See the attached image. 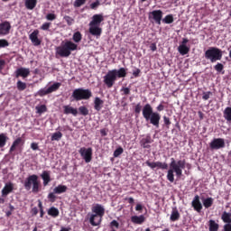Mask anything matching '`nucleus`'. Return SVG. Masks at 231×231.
Masks as SVG:
<instances>
[{
    "instance_id": "338daca9",
    "label": "nucleus",
    "mask_w": 231,
    "mask_h": 231,
    "mask_svg": "<svg viewBox=\"0 0 231 231\" xmlns=\"http://www.w3.org/2000/svg\"><path fill=\"white\" fill-rule=\"evenodd\" d=\"M163 109H165V106L162 104H160L157 107L156 110L157 111H163Z\"/></svg>"
},
{
    "instance_id": "f03ea898",
    "label": "nucleus",
    "mask_w": 231,
    "mask_h": 231,
    "mask_svg": "<svg viewBox=\"0 0 231 231\" xmlns=\"http://www.w3.org/2000/svg\"><path fill=\"white\" fill-rule=\"evenodd\" d=\"M143 116L146 122H150L152 125H154L158 129L160 127V120H162V116L160 113L154 112L151 104H146L143 107Z\"/></svg>"
},
{
    "instance_id": "9b49d317",
    "label": "nucleus",
    "mask_w": 231,
    "mask_h": 231,
    "mask_svg": "<svg viewBox=\"0 0 231 231\" xmlns=\"http://www.w3.org/2000/svg\"><path fill=\"white\" fill-rule=\"evenodd\" d=\"M209 147L212 151H219V149H225L226 143L223 138H214L210 143Z\"/></svg>"
},
{
    "instance_id": "4be33fe9",
    "label": "nucleus",
    "mask_w": 231,
    "mask_h": 231,
    "mask_svg": "<svg viewBox=\"0 0 231 231\" xmlns=\"http://www.w3.org/2000/svg\"><path fill=\"white\" fill-rule=\"evenodd\" d=\"M117 79H125L127 77V69L120 68L119 69H113Z\"/></svg>"
},
{
    "instance_id": "412c9836",
    "label": "nucleus",
    "mask_w": 231,
    "mask_h": 231,
    "mask_svg": "<svg viewBox=\"0 0 231 231\" xmlns=\"http://www.w3.org/2000/svg\"><path fill=\"white\" fill-rule=\"evenodd\" d=\"M42 180H43V186L46 187L50 184V181H51V176L50 175V171H43L41 174Z\"/></svg>"
},
{
    "instance_id": "a18cd8bd",
    "label": "nucleus",
    "mask_w": 231,
    "mask_h": 231,
    "mask_svg": "<svg viewBox=\"0 0 231 231\" xmlns=\"http://www.w3.org/2000/svg\"><path fill=\"white\" fill-rule=\"evenodd\" d=\"M39 97H46V95H50L49 88H42L37 92Z\"/></svg>"
},
{
    "instance_id": "393cba45",
    "label": "nucleus",
    "mask_w": 231,
    "mask_h": 231,
    "mask_svg": "<svg viewBox=\"0 0 231 231\" xmlns=\"http://www.w3.org/2000/svg\"><path fill=\"white\" fill-rule=\"evenodd\" d=\"M180 217H181V215H180V211H178V208H173L172 210H171L170 220L174 223L176 221H180Z\"/></svg>"
},
{
    "instance_id": "bf43d9fd",
    "label": "nucleus",
    "mask_w": 231,
    "mask_h": 231,
    "mask_svg": "<svg viewBox=\"0 0 231 231\" xmlns=\"http://www.w3.org/2000/svg\"><path fill=\"white\" fill-rule=\"evenodd\" d=\"M163 121H164V125H166V127H168V129H169V126L171 125V119L169 118V117H167V116H163Z\"/></svg>"
},
{
    "instance_id": "dca6fc26",
    "label": "nucleus",
    "mask_w": 231,
    "mask_h": 231,
    "mask_svg": "<svg viewBox=\"0 0 231 231\" xmlns=\"http://www.w3.org/2000/svg\"><path fill=\"white\" fill-rule=\"evenodd\" d=\"M15 78L19 79V77H23V79H26L27 77L30 76V69L26 68H19L15 70Z\"/></svg>"
},
{
    "instance_id": "7c9ffc66",
    "label": "nucleus",
    "mask_w": 231,
    "mask_h": 231,
    "mask_svg": "<svg viewBox=\"0 0 231 231\" xmlns=\"http://www.w3.org/2000/svg\"><path fill=\"white\" fill-rule=\"evenodd\" d=\"M222 221L226 224H231V213L224 211L221 217Z\"/></svg>"
},
{
    "instance_id": "4d7b16f0",
    "label": "nucleus",
    "mask_w": 231,
    "mask_h": 231,
    "mask_svg": "<svg viewBox=\"0 0 231 231\" xmlns=\"http://www.w3.org/2000/svg\"><path fill=\"white\" fill-rule=\"evenodd\" d=\"M210 96H212V92L211 91L203 92L202 99L203 100H208V98H210Z\"/></svg>"
},
{
    "instance_id": "37998d69",
    "label": "nucleus",
    "mask_w": 231,
    "mask_h": 231,
    "mask_svg": "<svg viewBox=\"0 0 231 231\" xmlns=\"http://www.w3.org/2000/svg\"><path fill=\"white\" fill-rule=\"evenodd\" d=\"M36 111L38 115H42V113L48 111V107H46V105H41L40 106H36Z\"/></svg>"
},
{
    "instance_id": "473e14b6",
    "label": "nucleus",
    "mask_w": 231,
    "mask_h": 231,
    "mask_svg": "<svg viewBox=\"0 0 231 231\" xmlns=\"http://www.w3.org/2000/svg\"><path fill=\"white\" fill-rule=\"evenodd\" d=\"M212 205H214V199L209 197L203 200V206L205 207V208H210Z\"/></svg>"
},
{
    "instance_id": "de8ad7c7",
    "label": "nucleus",
    "mask_w": 231,
    "mask_h": 231,
    "mask_svg": "<svg viewBox=\"0 0 231 231\" xmlns=\"http://www.w3.org/2000/svg\"><path fill=\"white\" fill-rule=\"evenodd\" d=\"M86 1H88V0H75L74 7L75 8H80V6L86 5Z\"/></svg>"
},
{
    "instance_id": "79ce46f5",
    "label": "nucleus",
    "mask_w": 231,
    "mask_h": 231,
    "mask_svg": "<svg viewBox=\"0 0 231 231\" xmlns=\"http://www.w3.org/2000/svg\"><path fill=\"white\" fill-rule=\"evenodd\" d=\"M72 39H73L74 42H80V41H82V33H80V32H76L73 34Z\"/></svg>"
},
{
    "instance_id": "680f3d73",
    "label": "nucleus",
    "mask_w": 231,
    "mask_h": 231,
    "mask_svg": "<svg viewBox=\"0 0 231 231\" xmlns=\"http://www.w3.org/2000/svg\"><path fill=\"white\" fill-rule=\"evenodd\" d=\"M121 91L124 92V95H129L131 93V89L129 88H123Z\"/></svg>"
},
{
    "instance_id": "2f4dec72",
    "label": "nucleus",
    "mask_w": 231,
    "mask_h": 231,
    "mask_svg": "<svg viewBox=\"0 0 231 231\" xmlns=\"http://www.w3.org/2000/svg\"><path fill=\"white\" fill-rule=\"evenodd\" d=\"M8 142V136H6V134H0V149H3L6 145V143Z\"/></svg>"
},
{
    "instance_id": "c9c22d12",
    "label": "nucleus",
    "mask_w": 231,
    "mask_h": 231,
    "mask_svg": "<svg viewBox=\"0 0 231 231\" xmlns=\"http://www.w3.org/2000/svg\"><path fill=\"white\" fill-rule=\"evenodd\" d=\"M219 224L216 223L215 220H209V231H218Z\"/></svg>"
},
{
    "instance_id": "49530a36",
    "label": "nucleus",
    "mask_w": 231,
    "mask_h": 231,
    "mask_svg": "<svg viewBox=\"0 0 231 231\" xmlns=\"http://www.w3.org/2000/svg\"><path fill=\"white\" fill-rule=\"evenodd\" d=\"M64 21L67 23L68 26H71L73 24V23H75V19H73L71 16L69 15H65L63 17Z\"/></svg>"
},
{
    "instance_id": "5fc2aeb1",
    "label": "nucleus",
    "mask_w": 231,
    "mask_h": 231,
    "mask_svg": "<svg viewBox=\"0 0 231 231\" xmlns=\"http://www.w3.org/2000/svg\"><path fill=\"white\" fill-rule=\"evenodd\" d=\"M216 71H217L218 73H221V71H223V69H225V66H223L222 63H217L215 67Z\"/></svg>"
},
{
    "instance_id": "0eeeda50",
    "label": "nucleus",
    "mask_w": 231,
    "mask_h": 231,
    "mask_svg": "<svg viewBox=\"0 0 231 231\" xmlns=\"http://www.w3.org/2000/svg\"><path fill=\"white\" fill-rule=\"evenodd\" d=\"M205 59L210 62H217L223 59V51L217 47H209L204 53Z\"/></svg>"
},
{
    "instance_id": "f257e3e1",
    "label": "nucleus",
    "mask_w": 231,
    "mask_h": 231,
    "mask_svg": "<svg viewBox=\"0 0 231 231\" xmlns=\"http://www.w3.org/2000/svg\"><path fill=\"white\" fill-rule=\"evenodd\" d=\"M185 160L176 162L174 158L171 159L170 170H168L166 176L170 183H174V172L177 178H181V176H183V169H185Z\"/></svg>"
},
{
    "instance_id": "39448f33",
    "label": "nucleus",
    "mask_w": 231,
    "mask_h": 231,
    "mask_svg": "<svg viewBox=\"0 0 231 231\" xmlns=\"http://www.w3.org/2000/svg\"><path fill=\"white\" fill-rule=\"evenodd\" d=\"M78 48L79 45H77V43L67 40L65 42H62L60 46L56 48V55L68 58L69 57V55H71V51H76Z\"/></svg>"
},
{
    "instance_id": "aec40b11",
    "label": "nucleus",
    "mask_w": 231,
    "mask_h": 231,
    "mask_svg": "<svg viewBox=\"0 0 231 231\" xmlns=\"http://www.w3.org/2000/svg\"><path fill=\"white\" fill-rule=\"evenodd\" d=\"M63 113L64 115H73V116H77V115H79V110L70 106H64Z\"/></svg>"
},
{
    "instance_id": "6ab92c4d",
    "label": "nucleus",
    "mask_w": 231,
    "mask_h": 231,
    "mask_svg": "<svg viewBox=\"0 0 231 231\" xmlns=\"http://www.w3.org/2000/svg\"><path fill=\"white\" fill-rule=\"evenodd\" d=\"M149 143H152V138H151V135H147L140 141V145L143 149H151V145Z\"/></svg>"
},
{
    "instance_id": "a878e982",
    "label": "nucleus",
    "mask_w": 231,
    "mask_h": 231,
    "mask_svg": "<svg viewBox=\"0 0 231 231\" xmlns=\"http://www.w3.org/2000/svg\"><path fill=\"white\" fill-rule=\"evenodd\" d=\"M102 107H104V100L100 99V97H95L94 109L96 111H101Z\"/></svg>"
},
{
    "instance_id": "c85d7f7f",
    "label": "nucleus",
    "mask_w": 231,
    "mask_h": 231,
    "mask_svg": "<svg viewBox=\"0 0 231 231\" xmlns=\"http://www.w3.org/2000/svg\"><path fill=\"white\" fill-rule=\"evenodd\" d=\"M223 117L226 122H231V106H227L223 111Z\"/></svg>"
},
{
    "instance_id": "0e129e2a",
    "label": "nucleus",
    "mask_w": 231,
    "mask_h": 231,
    "mask_svg": "<svg viewBox=\"0 0 231 231\" xmlns=\"http://www.w3.org/2000/svg\"><path fill=\"white\" fill-rule=\"evenodd\" d=\"M31 212L32 216H37V214H39V209L37 208H32Z\"/></svg>"
},
{
    "instance_id": "6e6552de",
    "label": "nucleus",
    "mask_w": 231,
    "mask_h": 231,
    "mask_svg": "<svg viewBox=\"0 0 231 231\" xmlns=\"http://www.w3.org/2000/svg\"><path fill=\"white\" fill-rule=\"evenodd\" d=\"M93 97V93L88 88H76L71 95V102H80V100H89Z\"/></svg>"
},
{
    "instance_id": "c756f323",
    "label": "nucleus",
    "mask_w": 231,
    "mask_h": 231,
    "mask_svg": "<svg viewBox=\"0 0 231 231\" xmlns=\"http://www.w3.org/2000/svg\"><path fill=\"white\" fill-rule=\"evenodd\" d=\"M37 6V0H25V8L27 10H33Z\"/></svg>"
},
{
    "instance_id": "7ed1b4c3",
    "label": "nucleus",
    "mask_w": 231,
    "mask_h": 231,
    "mask_svg": "<svg viewBox=\"0 0 231 231\" xmlns=\"http://www.w3.org/2000/svg\"><path fill=\"white\" fill-rule=\"evenodd\" d=\"M102 23H104V14H94L88 24L89 34L98 39V37L102 35V28H100V24H102Z\"/></svg>"
},
{
    "instance_id": "e2e57ef3",
    "label": "nucleus",
    "mask_w": 231,
    "mask_h": 231,
    "mask_svg": "<svg viewBox=\"0 0 231 231\" xmlns=\"http://www.w3.org/2000/svg\"><path fill=\"white\" fill-rule=\"evenodd\" d=\"M150 50L152 51H156V50H158V47H156V43H151Z\"/></svg>"
},
{
    "instance_id": "b1692460",
    "label": "nucleus",
    "mask_w": 231,
    "mask_h": 231,
    "mask_svg": "<svg viewBox=\"0 0 231 231\" xmlns=\"http://www.w3.org/2000/svg\"><path fill=\"white\" fill-rule=\"evenodd\" d=\"M131 221L134 225H143V223H145V217L143 215L133 216L131 217Z\"/></svg>"
},
{
    "instance_id": "2eb2a0df",
    "label": "nucleus",
    "mask_w": 231,
    "mask_h": 231,
    "mask_svg": "<svg viewBox=\"0 0 231 231\" xmlns=\"http://www.w3.org/2000/svg\"><path fill=\"white\" fill-rule=\"evenodd\" d=\"M14 182L5 183V187L2 189V198H6L8 194H12V192H14Z\"/></svg>"
},
{
    "instance_id": "864d4df0",
    "label": "nucleus",
    "mask_w": 231,
    "mask_h": 231,
    "mask_svg": "<svg viewBox=\"0 0 231 231\" xmlns=\"http://www.w3.org/2000/svg\"><path fill=\"white\" fill-rule=\"evenodd\" d=\"M100 6V1L97 0L96 2L90 4L91 10H97Z\"/></svg>"
},
{
    "instance_id": "a211bd4d",
    "label": "nucleus",
    "mask_w": 231,
    "mask_h": 231,
    "mask_svg": "<svg viewBox=\"0 0 231 231\" xmlns=\"http://www.w3.org/2000/svg\"><path fill=\"white\" fill-rule=\"evenodd\" d=\"M29 39L34 46H41V40H39V30H34L30 35Z\"/></svg>"
},
{
    "instance_id": "f3484780",
    "label": "nucleus",
    "mask_w": 231,
    "mask_h": 231,
    "mask_svg": "<svg viewBox=\"0 0 231 231\" xmlns=\"http://www.w3.org/2000/svg\"><path fill=\"white\" fill-rule=\"evenodd\" d=\"M191 206L193 207L194 210L196 212H201L203 210V205L201 204V201L199 200V195H196L191 202Z\"/></svg>"
},
{
    "instance_id": "c03bdc74",
    "label": "nucleus",
    "mask_w": 231,
    "mask_h": 231,
    "mask_svg": "<svg viewBox=\"0 0 231 231\" xmlns=\"http://www.w3.org/2000/svg\"><path fill=\"white\" fill-rule=\"evenodd\" d=\"M55 194H57L55 191L48 194L47 198L51 203H55V201H57V196Z\"/></svg>"
},
{
    "instance_id": "4468645a",
    "label": "nucleus",
    "mask_w": 231,
    "mask_h": 231,
    "mask_svg": "<svg viewBox=\"0 0 231 231\" xmlns=\"http://www.w3.org/2000/svg\"><path fill=\"white\" fill-rule=\"evenodd\" d=\"M10 30H12V24H10V22L5 21L0 23V35H8V33H10Z\"/></svg>"
},
{
    "instance_id": "052dcab7",
    "label": "nucleus",
    "mask_w": 231,
    "mask_h": 231,
    "mask_svg": "<svg viewBox=\"0 0 231 231\" xmlns=\"http://www.w3.org/2000/svg\"><path fill=\"white\" fill-rule=\"evenodd\" d=\"M31 149H32V151H37L39 149V144L37 143H32Z\"/></svg>"
},
{
    "instance_id": "1a4fd4ad",
    "label": "nucleus",
    "mask_w": 231,
    "mask_h": 231,
    "mask_svg": "<svg viewBox=\"0 0 231 231\" xmlns=\"http://www.w3.org/2000/svg\"><path fill=\"white\" fill-rule=\"evenodd\" d=\"M116 74L115 73V70H108V72L104 76L103 82L108 89L110 88H113L115 86V83L116 82Z\"/></svg>"
},
{
    "instance_id": "09e8293b",
    "label": "nucleus",
    "mask_w": 231,
    "mask_h": 231,
    "mask_svg": "<svg viewBox=\"0 0 231 231\" xmlns=\"http://www.w3.org/2000/svg\"><path fill=\"white\" fill-rule=\"evenodd\" d=\"M123 153H124V148L118 147L114 152V158H118V156H120Z\"/></svg>"
},
{
    "instance_id": "58836bf2",
    "label": "nucleus",
    "mask_w": 231,
    "mask_h": 231,
    "mask_svg": "<svg viewBox=\"0 0 231 231\" xmlns=\"http://www.w3.org/2000/svg\"><path fill=\"white\" fill-rule=\"evenodd\" d=\"M16 88H17L18 91H24V89H26L27 86H26L25 82L18 80L16 83Z\"/></svg>"
},
{
    "instance_id": "4c0bfd02",
    "label": "nucleus",
    "mask_w": 231,
    "mask_h": 231,
    "mask_svg": "<svg viewBox=\"0 0 231 231\" xmlns=\"http://www.w3.org/2000/svg\"><path fill=\"white\" fill-rule=\"evenodd\" d=\"M162 23L165 24H172L174 23V16L172 14H168L162 19Z\"/></svg>"
},
{
    "instance_id": "6e6d98bb",
    "label": "nucleus",
    "mask_w": 231,
    "mask_h": 231,
    "mask_svg": "<svg viewBox=\"0 0 231 231\" xmlns=\"http://www.w3.org/2000/svg\"><path fill=\"white\" fill-rule=\"evenodd\" d=\"M134 113H135V115H140V113H142V104L141 103H138L134 106Z\"/></svg>"
},
{
    "instance_id": "a19ab883",
    "label": "nucleus",
    "mask_w": 231,
    "mask_h": 231,
    "mask_svg": "<svg viewBox=\"0 0 231 231\" xmlns=\"http://www.w3.org/2000/svg\"><path fill=\"white\" fill-rule=\"evenodd\" d=\"M61 84L59 82H56L52 84L51 87L48 88L50 93H53L54 91H57L59 88H60Z\"/></svg>"
},
{
    "instance_id": "ddd939ff",
    "label": "nucleus",
    "mask_w": 231,
    "mask_h": 231,
    "mask_svg": "<svg viewBox=\"0 0 231 231\" xmlns=\"http://www.w3.org/2000/svg\"><path fill=\"white\" fill-rule=\"evenodd\" d=\"M145 165H147V167H150V169H152V171H154V169L156 168L162 169V171H167V169H169V164H167V162H151L150 161H146Z\"/></svg>"
},
{
    "instance_id": "20e7f679",
    "label": "nucleus",
    "mask_w": 231,
    "mask_h": 231,
    "mask_svg": "<svg viewBox=\"0 0 231 231\" xmlns=\"http://www.w3.org/2000/svg\"><path fill=\"white\" fill-rule=\"evenodd\" d=\"M91 211L93 212L90 214L89 217V223L92 226H98L100 223H102V217L106 214V208L101 204H96L92 207Z\"/></svg>"
},
{
    "instance_id": "603ef678",
    "label": "nucleus",
    "mask_w": 231,
    "mask_h": 231,
    "mask_svg": "<svg viewBox=\"0 0 231 231\" xmlns=\"http://www.w3.org/2000/svg\"><path fill=\"white\" fill-rule=\"evenodd\" d=\"M140 73H142V70L138 68H134V69L133 70V77L134 79H138V77H140Z\"/></svg>"
},
{
    "instance_id": "13d9d810",
    "label": "nucleus",
    "mask_w": 231,
    "mask_h": 231,
    "mask_svg": "<svg viewBox=\"0 0 231 231\" xmlns=\"http://www.w3.org/2000/svg\"><path fill=\"white\" fill-rule=\"evenodd\" d=\"M50 26H51V23H44L42 26H41V30H43L44 32L50 30Z\"/></svg>"
},
{
    "instance_id": "e433bc0d",
    "label": "nucleus",
    "mask_w": 231,
    "mask_h": 231,
    "mask_svg": "<svg viewBox=\"0 0 231 231\" xmlns=\"http://www.w3.org/2000/svg\"><path fill=\"white\" fill-rule=\"evenodd\" d=\"M62 139V134L60 132H55L52 134L51 140V142H59Z\"/></svg>"
},
{
    "instance_id": "72a5a7b5",
    "label": "nucleus",
    "mask_w": 231,
    "mask_h": 231,
    "mask_svg": "<svg viewBox=\"0 0 231 231\" xmlns=\"http://www.w3.org/2000/svg\"><path fill=\"white\" fill-rule=\"evenodd\" d=\"M110 231H116L120 228V223L116 220H112L109 224Z\"/></svg>"
},
{
    "instance_id": "5701e85b",
    "label": "nucleus",
    "mask_w": 231,
    "mask_h": 231,
    "mask_svg": "<svg viewBox=\"0 0 231 231\" xmlns=\"http://www.w3.org/2000/svg\"><path fill=\"white\" fill-rule=\"evenodd\" d=\"M19 145H24V141L21 137H18L14 141L10 147L9 152H14V151H15Z\"/></svg>"
},
{
    "instance_id": "bb28decb",
    "label": "nucleus",
    "mask_w": 231,
    "mask_h": 231,
    "mask_svg": "<svg viewBox=\"0 0 231 231\" xmlns=\"http://www.w3.org/2000/svg\"><path fill=\"white\" fill-rule=\"evenodd\" d=\"M68 191V186L60 184L53 189L54 194H64Z\"/></svg>"
},
{
    "instance_id": "8fccbe9b",
    "label": "nucleus",
    "mask_w": 231,
    "mask_h": 231,
    "mask_svg": "<svg viewBox=\"0 0 231 231\" xmlns=\"http://www.w3.org/2000/svg\"><path fill=\"white\" fill-rule=\"evenodd\" d=\"M45 19H47V21H55V19H57V14L50 13L46 14Z\"/></svg>"
},
{
    "instance_id": "423d86ee",
    "label": "nucleus",
    "mask_w": 231,
    "mask_h": 231,
    "mask_svg": "<svg viewBox=\"0 0 231 231\" xmlns=\"http://www.w3.org/2000/svg\"><path fill=\"white\" fill-rule=\"evenodd\" d=\"M23 187L25 190H32L33 194H37L41 191V180H39V176L32 174L29 175L24 182Z\"/></svg>"
},
{
    "instance_id": "cd10ccee",
    "label": "nucleus",
    "mask_w": 231,
    "mask_h": 231,
    "mask_svg": "<svg viewBox=\"0 0 231 231\" xmlns=\"http://www.w3.org/2000/svg\"><path fill=\"white\" fill-rule=\"evenodd\" d=\"M47 214L48 216H51V217H59V214H60V212L59 211V208L51 207L48 209Z\"/></svg>"
},
{
    "instance_id": "f8f14e48",
    "label": "nucleus",
    "mask_w": 231,
    "mask_h": 231,
    "mask_svg": "<svg viewBox=\"0 0 231 231\" xmlns=\"http://www.w3.org/2000/svg\"><path fill=\"white\" fill-rule=\"evenodd\" d=\"M149 19H152L156 24H162V19H163L162 10H153L149 14Z\"/></svg>"
},
{
    "instance_id": "774afa93",
    "label": "nucleus",
    "mask_w": 231,
    "mask_h": 231,
    "mask_svg": "<svg viewBox=\"0 0 231 231\" xmlns=\"http://www.w3.org/2000/svg\"><path fill=\"white\" fill-rule=\"evenodd\" d=\"M143 209V207L141 204H137L135 207V210H137L138 212H140L141 210Z\"/></svg>"
},
{
    "instance_id": "3c124183",
    "label": "nucleus",
    "mask_w": 231,
    "mask_h": 231,
    "mask_svg": "<svg viewBox=\"0 0 231 231\" xmlns=\"http://www.w3.org/2000/svg\"><path fill=\"white\" fill-rule=\"evenodd\" d=\"M8 46H10V42L5 39H0V48H6Z\"/></svg>"
},
{
    "instance_id": "f704fd0d",
    "label": "nucleus",
    "mask_w": 231,
    "mask_h": 231,
    "mask_svg": "<svg viewBox=\"0 0 231 231\" xmlns=\"http://www.w3.org/2000/svg\"><path fill=\"white\" fill-rule=\"evenodd\" d=\"M178 51L180 53V55H187V53L190 51V49L187 47V45H180Z\"/></svg>"
},
{
    "instance_id": "9d476101",
    "label": "nucleus",
    "mask_w": 231,
    "mask_h": 231,
    "mask_svg": "<svg viewBox=\"0 0 231 231\" xmlns=\"http://www.w3.org/2000/svg\"><path fill=\"white\" fill-rule=\"evenodd\" d=\"M79 152L86 163H89L93 160V148L81 147Z\"/></svg>"
},
{
    "instance_id": "ea45409f",
    "label": "nucleus",
    "mask_w": 231,
    "mask_h": 231,
    "mask_svg": "<svg viewBox=\"0 0 231 231\" xmlns=\"http://www.w3.org/2000/svg\"><path fill=\"white\" fill-rule=\"evenodd\" d=\"M79 112L83 116H88L89 115V109L86 107L85 106H81L79 107Z\"/></svg>"
},
{
    "instance_id": "69168bd1",
    "label": "nucleus",
    "mask_w": 231,
    "mask_h": 231,
    "mask_svg": "<svg viewBox=\"0 0 231 231\" xmlns=\"http://www.w3.org/2000/svg\"><path fill=\"white\" fill-rule=\"evenodd\" d=\"M224 231H231V224L224 225Z\"/></svg>"
}]
</instances>
